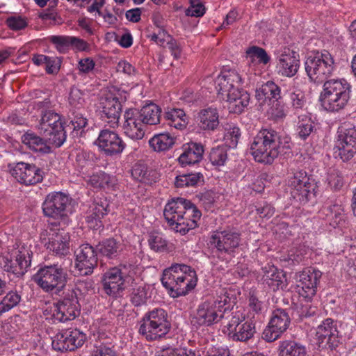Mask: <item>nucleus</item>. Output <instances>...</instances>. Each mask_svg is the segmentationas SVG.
<instances>
[{
	"label": "nucleus",
	"mask_w": 356,
	"mask_h": 356,
	"mask_svg": "<svg viewBox=\"0 0 356 356\" xmlns=\"http://www.w3.org/2000/svg\"><path fill=\"white\" fill-rule=\"evenodd\" d=\"M155 356H200V353L185 348H166L159 350Z\"/></svg>",
	"instance_id": "55"
},
{
	"label": "nucleus",
	"mask_w": 356,
	"mask_h": 356,
	"mask_svg": "<svg viewBox=\"0 0 356 356\" xmlns=\"http://www.w3.org/2000/svg\"><path fill=\"white\" fill-rule=\"evenodd\" d=\"M131 177L136 181L145 184H152L156 181L155 172L149 170L147 165L143 163H136L131 170Z\"/></svg>",
	"instance_id": "39"
},
{
	"label": "nucleus",
	"mask_w": 356,
	"mask_h": 356,
	"mask_svg": "<svg viewBox=\"0 0 356 356\" xmlns=\"http://www.w3.org/2000/svg\"><path fill=\"white\" fill-rule=\"evenodd\" d=\"M121 109V104L118 98L113 97L106 98L102 102L103 120L110 127H117L119 124Z\"/></svg>",
	"instance_id": "29"
},
{
	"label": "nucleus",
	"mask_w": 356,
	"mask_h": 356,
	"mask_svg": "<svg viewBox=\"0 0 356 356\" xmlns=\"http://www.w3.org/2000/svg\"><path fill=\"white\" fill-rule=\"evenodd\" d=\"M280 356H306V348L296 341H284L279 346Z\"/></svg>",
	"instance_id": "41"
},
{
	"label": "nucleus",
	"mask_w": 356,
	"mask_h": 356,
	"mask_svg": "<svg viewBox=\"0 0 356 356\" xmlns=\"http://www.w3.org/2000/svg\"><path fill=\"white\" fill-rule=\"evenodd\" d=\"M291 319L288 314L281 309H275L268 325L264 331V338L267 341L277 339L289 327Z\"/></svg>",
	"instance_id": "21"
},
{
	"label": "nucleus",
	"mask_w": 356,
	"mask_h": 356,
	"mask_svg": "<svg viewBox=\"0 0 356 356\" xmlns=\"http://www.w3.org/2000/svg\"><path fill=\"white\" fill-rule=\"evenodd\" d=\"M175 143V138L167 132L155 134L149 140L150 147L158 152L168 150L172 147Z\"/></svg>",
	"instance_id": "40"
},
{
	"label": "nucleus",
	"mask_w": 356,
	"mask_h": 356,
	"mask_svg": "<svg viewBox=\"0 0 356 356\" xmlns=\"http://www.w3.org/2000/svg\"><path fill=\"white\" fill-rule=\"evenodd\" d=\"M70 104L76 108L82 106L84 102V98L81 91L77 88H72L69 97Z\"/></svg>",
	"instance_id": "61"
},
{
	"label": "nucleus",
	"mask_w": 356,
	"mask_h": 356,
	"mask_svg": "<svg viewBox=\"0 0 356 356\" xmlns=\"http://www.w3.org/2000/svg\"><path fill=\"white\" fill-rule=\"evenodd\" d=\"M320 213L334 228L339 226L344 219L343 209L339 204L325 205Z\"/></svg>",
	"instance_id": "38"
},
{
	"label": "nucleus",
	"mask_w": 356,
	"mask_h": 356,
	"mask_svg": "<svg viewBox=\"0 0 356 356\" xmlns=\"http://www.w3.org/2000/svg\"><path fill=\"white\" fill-rule=\"evenodd\" d=\"M337 324L331 318H326L316 328L315 340L319 348L332 349L338 343Z\"/></svg>",
	"instance_id": "22"
},
{
	"label": "nucleus",
	"mask_w": 356,
	"mask_h": 356,
	"mask_svg": "<svg viewBox=\"0 0 356 356\" xmlns=\"http://www.w3.org/2000/svg\"><path fill=\"white\" fill-rule=\"evenodd\" d=\"M299 67L300 56L297 52L286 47L277 51L276 68L278 74L292 77L298 72Z\"/></svg>",
	"instance_id": "23"
},
{
	"label": "nucleus",
	"mask_w": 356,
	"mask_h": 356,
	"mask_svg": "<svg viewBox=\"0 0 356 356\" xmlns=\"http://www.w3.org/2000/svg\"><path fill=\"white\" fill-rule=\"evenodd\" d=\"M92 356H115V354L111 347L102 344L97 348Z\"/></svg>",
	"instance_id": "64"
},
{
	"label": "nucleus",
	"mask_w": 356,
	"mask_h": 356,
	"mask_svg": "<svg viewBox=\"0 0 356 356\" xmlns=\"http://www.w3.org/2000/svg\"><path fill=\"white\" fill-rule=\"evenodd\" d=\"M96 63L91 57H83L78 60L76 70L79 75H90L94 74Z\"/></svg>",
	"instance_id": "53"
},
{
	"label": "nucleus",
	"mask_w": 356,
	"mask_h": 356,
	"mask_svg": "<svg viewBox=\"0 0 356 356\" xmlns=\"http://www.w3.org/2000/svg\"><path fill=\"white\" fill-rule=\"evenodd\" d=\"M244 83L245 77L234 70L223 72L216 79L218 96L227 102L230 113H241L249 104L250 95L239 89Z\"/></svg>",
	"instance_id": "1"
},
{
	"label": "nucleus",
	"mask_w": 356,
	"mask_h": 356,
	"mask_svg": "<svg viewBox=\"0 0 356 356\" xmlns=\"http://www.w3.org/2000/svg\"><path fill=\"white\" fill-rule=\"evenodd\" d=\"M108 202L106 198H97L90 207L86 221L93 228L102 226L101 218L108 212Z\"/></svg>",
	"instance_id": "31"
},
{
	"label": "nucleus",
	"mask_w": 356,
	"mask_h": 356,
	"mask_svg": "<svg viewBox=\"0 0 356 356\" xmlns=\"http://www.w3.org/2000/svg\"><path fill=\"white\" fill-rule=\"evenodd\" d=\"M291 102L293 108L298 111L304 110L306 106V101L302 92H293L291 94Z\"/></svg>",
	"instance_id": "59"
},
{
	"label": "nucleus",
	"mask_w": 356,
	"mask_h": 356,
	"mask_svg": "<svg viewBox=\"0 0 356 356\" xmlns=\"http://www.w3.org/2000/svg\"><path fill=\"white\" fill-rule=\"evenodd\" d=\"M88 182L95 188H111L114 186L115 179L104 172H98L90 175Z\"/></svg>",
	"instance_id": "44"
},
{
	"label": "nucleus",
	"mask_w": 356,
	"mask_h": 356,
	"mask_svg": "<svg viewBox=\"0 0 356 356\" xmlns=\"http://www.w3.org/2000/svg\"><path fill=\"white\" fill-rule=\"evenodd\" d=\"M351 93V86L344 79L326 81L320 95L323 108L330 112H339L347 106Z\"/></svg>",
	"instance_id": "6"
},
{
	"label": "nucleus",
	"mask_w": 356,
	"mask_h": 356,
	"mask_svg": "<svg viewBox=\"0 0 356 356\" xmlns=\"http://www.w3.org/2000/svg\"><path fill=\"white\" fill-rule=\"evenodd\" d=\"M205 13V7L200 0L191 1V5L186 10V15L191 17H202Z\"/></svg>",
	"instance_id": "57"
},
{
	"label": "nucleus",
	"mask_w": 356,
	"mask_h": 356,
	"mask_svg": "<svg viewBox=\"0 0 356 356\" xmlns=\"http://www.w3.org/2000/svg\"><path fill=\"white\" fill-rule=\"evenodd\" d=\"M70 197L61 192L48 194L42 204V210L46 216L54 218H62L70 212Z\"/></svg>",
	"instance_id": "18"
},
{
	"label": "nucleus",
	"mask_w": 356,
	"mask_h": 356,
	"mask_svg": "<svg viewBox=\"0 0 356 356\" xmlns=\"http://www.w3.org/2000/svg\"><path fill=\"white\" fill-rule=\"evenodd\" d=\"M6 23L13 31L22 30L28 25L26 18L17 15L8 17L6 19Z\"/></svg>",
	"instance_id": "56"
},
{
	"label": "nucleus",
	"mask_w": 356,
	"mask_h": 356,
	"mask_svg": "<svg viewBox=\"0 0 356 356\" xmlns=\"http://www.w3.org/2000/svg\"><path fill=\"white\" fill-rule=\"evenodd\" d=\"M144 124L139 111L128 109L124 114L122 129L125 135L133 140H140L145 135Z\"/></svg>",
	"instance_id": "28"
},
{
	"label": "nucleus",
	"mask_w": 356,
	"mask_h": 356,
	"mask_svg": "<svg viewBox=\"0 0 356 356\" xmlns=\"http://www.w3.org/2000/svg\"><path fill=\"white\" fill-rule=\"evenodd\" d=\"M34 282L45 292H59L65 285L66 273L58 264L40 268L33 275Z\"/></svg>",
	"instance_id": "10"
},
{
	"label": "nucleus",
	"mask_w": 356,
	"mask_h": 356,
	"mask_svg": "<svg viewBox=\"0 0 356 356\" xmlns=\"http://www.w3.org/2000/svg\"><path fill=\"white\" fill-rule=\"evenodd\" d=\"M48 40L62 54L66 53L71 47L72 36L51 35L49 37Z\"/></svg>",
	"instance_id": "51"
},
{
	"label": "nucleus",
	"mask_w": 356,
	"mask_h": 356,
	"mask_svg": "<svg viewBox=\"0 0 356 356\" xmlns=\"http://www.w3.org/2000/svg\"><path fill=\"white\" fill-rule=\"evenodd\" d=\"M86 339V334L77 329L65 330L52 338L51 345L58 351H72L82 346Z\"/></svg>",
	"instance_id": "19"
},
{
	"label": "nucleus",
	"mask_w": 356,
	"mask_h": 356,
	"mask_svg": "<svg viewBox=\"0 0 356 356\" xmlns=\"http://www.w3.org/2000/svg\"><path fill=\"white\" fill-rule=\"evenodd\" d=\"M322 273L314 268H308L296 273L295 279L298 282L297 289L300 296L310 300L316 294L317 285Z\"/></svg>",
	"instance_id": "17"
},
{
	"label": "nucleus",
	"mask_w": 356,
	"mask_h": 356,
	"mask_svg": "<svg viewBox=\"0 0 356 356\" xmlns=\"http://www.w3.org/2000/svg\"><path fill=\"white\" fill-rule=\"evenodd\" d=\"M249 307L250 311L257 314L262 313L264 309L262 302L254 295H251L249 298Z\"/></svg>",
	"instance_id": "63"
},
{
	"label": "nucleus",
	"mask_w": 356,
	"mask_h": 356,
	"mask_svg": "<svg viewBox=\"0 0 356 356\" xmlns=\"http://www.w3.org/2000/svg\"><path fill=\"white\" fill-rule=\"evenodd\" d=\"M209 159L213 165L216 167L223 166L228 159L227 149L222 145L212 148Z\"/></svg>",
	"instance_id": "45"
},
{
	"label": "nucleus",
	"mask_w": 356,
	"mask_h": 356,
	"mask_svg": "<svg viewBox=\"0 0 356 356\" xmlns=\"http://www.w3.org/2000/svg\"><path fill=\"white\" fill-rule=\"evenodd\" d=\"M31 251L24 243L17 242L8 249V255L5 257V269L17 275H22L31 266Z\"/></svg>",
	"instance_id": "14"
},
{
	"label": "nucleus",
	"mask_w": 356,
	"mask_h": 356,
	"mask_svg": "<svg viewBox=\"0 0 356 356\" xmlns=\"http://www.w3.org/2000/svg\"><path fill=\"white\" fill-rule=\"evenodd\" d=\"M235 303V298L227 289H220L212 300L201 302L196 309L192 323L196 326L209 327L220 321L223 313Z\"/></svg>",
	"instance_id": "4"
},
{
	"label": "nucleus",
	"mask_w": 356,
	"mask_h": 356,
	"mask_svg": "<svg viewBox=\"0 0 356 356\" xmlns=\"http://www.w3.org/2000/svg\"><path fill=\"white\" fill-rule=\"evenodd\" d=\"M139 113L143 124L154 125L160 121L161 108L154 104L143 106Z\"/></svg>",
	"instance_id": "42"
},
{
	"label": "nucleus",
	"mask_w": 356,
	"mask_h": 356,
	"mask_svg": "<svg viewBox=\"0 0 356 356\" xmlns=\"http://www.w3.org/2000/svg\"><path fill=\"white\" fill-rule=\"evenodd\" d=\"M22 142L30 150L35 152L45 154L51 151V148L47 144L49 140H47V138L44 139L31 131L26 132L22 135Z\"/></svg>",
	"instance_id": "36"
},
{
	"label": "nucleus",
	"mask_w": 356,
	"mask_h": 356,
	"mask_svg": "<svg viewBox=\"0 0 356 356\" xmlns=\"http://www.w3.org/2000/svg\"><path fill=\"white\" fill-rule=\"evenodd\" d=\"M150 248L155 252H163L167 248V241L158 233L151 234L148 239Z\"/></svg>",
	"instance_id": "54"
},
{
	"label": "nucleus",
	"mask_w": 356,
	"mask_h": 356,
	"mask_svg": "<svg viewBox=\"0 0 356 356\" xmlns=\"http://www.w3.org/2000/svg\"><path fill=\"white\" fill-rule=\"evenodd\" d=\"M289 186L294 199L300 202H307L314 195V186L309 181V177L304 171H298L289 179Z\"/></svg>",
	"instance_id": "20"
},
{
	"label": "nucleus",
	"mask_w": 356,
	"mask_h": 356,
	"mask_svg": "<svg viewBox=\"0 0 356 356\" xmlns=\"http://www.w3.org/2000/svg\"><path fill=\"white\" fill-rule=\"evenodd\" d=\"M328 184L334 189H339L343 185V178L339 171L335 169L330 170L327 178Z\"/></svg>",
	"instance_id": "58"
},
{
	"label": "nucleus",
	"mask_w": 356,
	"mask_h": 356,
	"mask_svg": "<svg viewBox=\"0 0 356 356\" xmlns=\"http://www.w3.org/2000/svg\"><path fill=\"white\" fill-rule=\"evenodd\" d=\"M12 175L18 182L26 186L35 184L42 180L40 169L33 164L24 162L17 163Z\"/></svg>",
	"instance_id": "27"
},
{
	"label": "nucleus",
	"mask_w": 356,
	"mask_h": 356,
	"mask_svg": "<svg viewBox=\"0 0 356 356\" xmlns=\"http://www.w3.org/2000/svg\"><path fill=\"white\" fill-rule=\"evenodd\" d=\"M137 267L131 264H120L108 269L103 275L102 282L104 292L109 296L117 297L134 280Z\"/></svg>",
	"instance_id": "8"
},
{
	"label": "nucleus",
	"mask_w": 356,
	"mask_h": 356,
	"mask_svg": "<svg viewBox=\"0 0 356 356\" xmlns=\"http://www.w3.org/2000/svg\"><path fill=\"white\" fill-rule=\"evenodd\" d=\"M245 58L248 65V79L250 81L252 79V75L260 74L262 67L267 65L270 57L268 55L266 51L263 48L252 46L245 51Z\"/></svg>",
	"instance_id": "25"
},
{
	"label": "nucleus",
	"mask_w": 356,
	"mask_h": 356,
	"mask_svg": "<svg viewBox=\"0 0 356 356\" xmlns=\"http://www.w3.org/2000/svg\"><path fill=\"white\" fill-rule=\"evenodd\" d=\"M165 119L168 126L178 130H184L189 122L184 111L180 108H168Z\"/></svg>",
	"instance_id": "37"
},
{
	"label": "nucleus",
	"mask_w": 356,
	"mask_h": 356,
	"mask_svg": "<svg viewBox=\"0 0 356 356\" xmlns=\"http://www.w3.org/2000/svg\"><path fill=\"white\" fill-rule=\"evenodd\" d=\"M202 178L203 176L200 172L181 175L176 177L175 184L177 187L193 186Z\"/></svg>",
	"instance_id": "49"
},
{
	"label": "nucleus",
	"mask_w": 356,
	"mask_h": 356,
	"mask_svg": "<svg viewBox=\"0 0 356 356\" xmlns=\"http://www.w3.org/2000/svg\"><path fill=\"white\" fill-rule=\"evenodd\" d=\"M75 268L81 275H88L93 272L97 264V254L92 246L86 243L75 252Z\"/></svg>",
	"instance_id": "24"
},
{
	"label": "nucleus",
	"mask_w": 356,
	"mask_h": 356,
	"mask_svg": "<svg viewBox=\"0 0 356 356\" xmlns=\"http://www.w3.org/2000/svg\"><path fill=\"white\" fill-rule=\"evenodd\" d=\"M38 129L49 143L56 147H60L66 140V134L57 113L49 110L42 113Z\"/></svg>",
	"instance_id": "11"
},
{
	"label": "nucleus",
	"mask_w": 356,
	"mask_h": 356,
	"mask_svg": "<svg viewBox=\"0 0 356 356\" xmlns=\"http://www.w3.org/2000/svg\"><path fill=\"white\" fill-rule=\"evenodd\" d=\"M241 137L240 129L234 125H227L225 129L224 142L229 148L236 147Z\"/></svg>",
	"instance_id": "46"
},
{
	"label": "nucleus",
	"mask_w": 356,
	"mask_h": 356,
	"mask_svg": "<svg viewBox=\"0 0 356 356\" xmlns=\"http://www.w3.org/2000/svg\"><path fill=\"white\" fill-rule=\"evenodd\" d=\"M163 215L172 229L184 235L197 226L201 212L190 201L178 197L166 204Z\"/></svg>",
	"instance_id": "2"
},
{
	"label": "nucleus",
	"mask_w": 356,
	"mask_h": 356,
	"mask_svg": "<svg viewBox=\"0 0 356 356\" xmlns=\"http://www.w3.org/2000/svg\"><path fill=\"white\" fill-rule=\"evenodd\" d=\"M170 330L168 313L162 308L146 312L139 322L138 332L148 341L163 337Z\"/></svg>",
	"instance_id": "7"
},
{
	"label": "nucleus",
	"mask_w": 356,
	"mask_h": 356,
	"mask_svg": "<svg viewBox=\"0 0 356 356\" xmlns=\"http://www.w3.org/2000/svg\"><path fill=\"white\" fill-rule=\"evenodd\" d=\"M20 299L18 293L13 291L8 293L0 302V316L17 306Z\"/></svg>",
	"instance_id": "50"
},
{
	"label": "nucleus",
	"mask_w": 356,
	"mask_h": 356,
	"mask_svg": "<svg viewBox=\"0 0 356 356\" xmlns=\"http://www.w3.org/2000/svg\"><path fill=\"white\" fill-rule=\"evenodd\" d=\"M149 297L146 286L140 285L133 289L131 293V302L134 305L138 307L145 304Z\"/></svg>",
	"instance_id": "52"
},
{
	"label": "nucleus",
	"mask_w": 356,
	"mask_h": 356,
	"mask_svg": "<svg viewBox=\"0 0 356 356\" xmlns=\"http://www.w3.org/2000/svg\"><path fill=\"white\" fill-rule=\"evenodd\" d=\"M70 239L69 234L64 230L54 231L49 234L45 245L47 249L55 254L65 255L69 252Z\"/></svg>",
	"instance_id": "30"
},
{
	"label": "nucleus",
	"mask_w": 356,
	"mask_h": 356,
	"mask_svg": "<svg viewBox=\"0 0 356 356\" xmlns=\"http://www.w3.org/2000/svg\"><path fill=\"white\" fill-rule=\"evenodd\" d=\"M198 127L203 131H214L219 125V113L216 108L208 107L200 111L197 116Z\"/></svg>",
	"instance_id": "33"
},
{
	"label": "nucleus",
	"mask_w": 356,
	"mask_h": 356,
	"mask_svg": "<svg viewBox=\"0 0 356 356\" xmlns=\"http://www.w3.org/2000/svg\"><path fill=\"white\" fill-rule=\"evenodd\" d=\"M163 286L172 298L185 296L196 286V272L191 266L175 264L165 269L161 279Z\"/></svg>",
	"instance_id": "5"
},
{
	"label": "nucleus",
	"mask_w": 356,
	"mask_h": 356,
	"mask_svg": "<svg viewBox=\"0 0 356 356\" xmlns=\"http://www.w3.org/2000/svg\"><path fill=\"white\" fill-rule=\"evenodd\" d=\"M71 47L77 51L88 52L90 51V45L86 41L74 36H72Z\"/></svg>",
	"instance_id": "62"
},
{
	"label": "nucleus",
	"mask_w": 356,
	"mask_h": 356,
	"mask_svg": "<svg viewBox=\"0 0 356 356\" xmlns=\"http://www.w3.org/2000/svg\"><path fill=\"white\" fill-rule=\"evenodd\" d=\"M244 321L240 312H236L227 323L222 325V332L230 339L236 341H246L255 333V326L251 321Z\"/></svg>",
	"instance_id": "15"
},
{
	"label": "nucleus",
	"mask_w": 356,
	"mask_h": 356,
	"mask_svg": "<svg viewBox=\"0 0 356 356\" xmlns=\"http://www.w3.org/2000/svg\"><path fill=\"white\" fill-rule=\"evenodd\" d=\"M121 244L114 238H108L99 243L97 250L108 258L116 257L122 250Z\"/></svg>",
	"instance_id": "43"
},
{
	"label": "nucleus",
	"mask_w": 356,
	"mask_h": 356,
	"mask_svg": "<svg viewBox=\"0 0 356 356\" xmlns=\"http://www.w3.org/2000/svg\"><path fill=\"white\" fill-rule=\"evenodd\" d=\"M204 153V147L200 143H190L183 146V152L178 158L182 166L195 164L201 161Z\"/></svg>",
	"instance_id": "34"
},
{
	"label": "nucleus",
	"mask_w": 356,
	"mask_h": 356,
	"mask_svg": "<svg viewBox=\"0 0 356 356\" xmlns=\"http://www.w3.org/2000/svg\"><path fill=\"white\" fill-rule=\"evenodd\" d=\"M95 143L107 155L120 154L125 147L124 143L118 134L108 129L100 131Z\"/></svg>",
	"instance_id": "26"
},
{
	"label": "nucleus",
	"mask_w": 356,
	"mask_h": 356,
	"mask_svg": "<svg viewBox=\"0 0 356 356\" xmlns=\"http://www.w3.org/2000/svg\"><path fill=\"white\" fill-rule=\"evenodd\" d=\"M334 155L343 161L351 159L356 153V129L350 123L341 125L333 148Z\"/></svg>",
	"instance_id": "12"
},
{
	"label": "nucleus",
	"mask_w": 356,
	"mask_h": 356,
	"mask_svg": "<svg viewBox=\"0 0 356 356\" xmlns=\"http://www.w3.org/2000/svg\"><path fill=\"white\" fill-rule=\"evenodd\" d=\"M151 40L155 42L158 45L164 47L172 40L170 35L164 30H159L157 33L151 35Z\"/></svg>",
	"instance_id": "60"
},
{
	"label": "nucleus",
	"mask_w": 356,
	"mask_h": 356,
	"mask_svg": "<svg viewBox=\"0 0 356 356\" xmlns=\"http://www.w3.org/2000/svg\"><path fill=\"white\" fill-rule=\"evenodd\" d=\"M314 122L312 119L306 115L298 116L297 124L298 135L302 139H306L313 131Z\"/></svg>",
	"instance_id": "47"
},
{
	"label": "nucleus",
	"mask_w": 356,
	"mask_h": 356,
	"mask_svg": "<svg viewBox=\"0 0 356 356\" xmlns=\"http://www.w3.org/2000/svg\"><path fill=\"white\" fill-rule=\"evenodd\" d=\"M51 318L54 322L65 323L74 320L80 313V305L74 291L68 293L63 300L51 307Z\"/></svg>",
	"instance_id": "16"
},
{
	"label": "nucleus",
	"mask_w": 356,
	"mask_h": 356,
	"mask_svg": "<svg viewBox=\"0 0 356 356\" xmlns=\"http://www.w3.org/2000/svg\"><path fill=\"white\" fill-rule=\"evenodd\" d=\"M209 243L219 257H233L241 243V234L231 229L217 230L211 234Z\"/></svg>",
	"instance_id": "13"
},
{
	"label": "nucleus",
	"mask_w": 356,
	"mask_h": 356,
	"mask_svg": "<svg viewBox=\"0 0 356 356\" xmlns=\"http://www.w3.org/2000/svg\"><path fill=\"white\" fill-rule=\"evenodd\" d=\"M264 281L273 291L286 287V279L283 271L274 266H268L264 268Z\"/></svg>",
	"instance_id": "35"
},
{
	"label": "nucleus",
	"mask_w": 356,
	"mask_h": 356,
	"mask_svg": "<svg viewBox=\"0 0 356 356\" xmlns=\"http://www.w3.org/2000/svg\"><path fill=\"white\" fill-rule=\"evenodd\" d=\"M255 97L259 104L265 105L281 98V89L273 81H268L255 91Z\"/></svg>",
	"instance_id": "32"
},
{
	"label": "nucleus",
	"mask_w": 356,
	"mask_h": 356,
	"mask_svg": "<svg viewBox=\"0 0 356 356\" xmlns=\"http://www.w3.org/2000/svg\"><path fill=\"white\" fill-rule=\"evenodd\" d=\"M268 106H269V108L266 111L270 118L275 120H280L286 117L287 109L280 100H275V102L268 104Z\"/></svg>",
	"instance_id": "48"
},
{
	"label": "nucleus",
	"mask_w": 356,
	"mask_h": 356,
	"mask_svg": "<svg viewBox=\"0 0 356 356\" xmlns=\"http://www.w3.org/2000/svg\"><path fill=\"white\" fill-rule=\"evenodd\" d=\"M289 143L288 136H280L273 130L262 129L250 145V154L257 162L270 164L281 151L290 147Z\"/></svg>",
	"instance_id": "3"
},
{
	"label": "nucleus",
	"mask_w": 356,
	"mask_h": 356,
	"mask_svg": "<svg viewBox=\"0 0 356 356\" xmlns=\"http://www.w3.org/2000/svg\"><path fill=\"white\" fill-rule=\"evenodd\" d=\"M305 67L312 81L322 83L333 74L337 66L332 55L323 50L309 54L305 62Z\"/></svg>",
	"instance_id": "9"
}]
</instances>
